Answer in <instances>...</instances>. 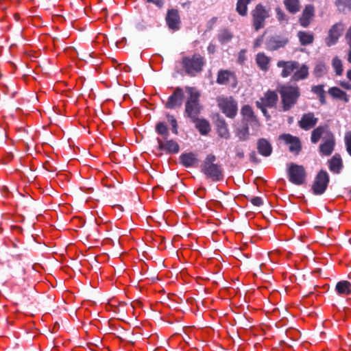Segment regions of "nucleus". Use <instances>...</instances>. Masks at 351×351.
<instances>
[{"instance_id": "61", "label": "nucleus", "mask_w": 351, "mask_h": 351, "mask_svg": "<svg viewBox=\"0 0 351 351\" xmlns=\"http://www.w3.org/2000/svg\"><path fill=\"white\" fill-rule=\"evenodd\" d=\"M110 327H114L116 329H117L118 328H123V326H117L114 323H110Z\"/></svg>"}, {"instance_id": "22", "label": "nucleus", "mask_w": 351, "mask_h": 351, "mask_svg": "<svg viewBox=\"0 0 351 351\" xmlns=\"http://www.w3.org/2000/svg\"><path fill=\"white\" fill-rule=\"evenodd\" d=\"M257 150L263 156L268 157L272 153V146L266 138H261L257 141Z\"/></svg>"}, {"instance_id": "3", "label": "nucleus", "mask_w": 351, "mask_h": 351, "mask_svg": "<svg viewBox=\"0 0 351 351\" xmlns=\"http://www.w3.org/2000/svg\"><path fill=\"white\" fill-rule=\"evenodd\" d=\"M216 161L217 157L213 154H208L201 165V172L213 182L221 181L224 178L222 165Z\"/></svg>"}, {"instance_id": "39", "label": "nucleus", "mask_w": 351, "mask_h": 351, "mask_svg": "<svg viewBox=\"0 0 351 351\" xmlns=\"http://www.w3.org/2000/svg\"><path fill=\"white\" fill-rule=\"evenodd\" d=\"M155 130L157 134L162 136V138H165L169 135L168 127L164 122L157 123Z\"/></svg>"}, {"instance_id": "6", "label": "nucleus", "mask_w": 351, "mask_h": 351, "mask_svg": "<svg viewBox=\"0 0 351 351\" xmlns=\"http://www.w3.org/2000/svg\"><path fill=\"white\" fill-rule=\"evenodd\" d=\"M278 101V95L277 92L275 90H268L264 93L263 96L259 99V100L256 101L255 104L256 106L261 110L266 119H269L271 116L269 114L267 108H276Z\"/></svg>"}, {"instance_id": "13", "label": "nucleus", "mask_w": 351, "mask_h": 351, "mask_svg": "<svg viewBox=\"0 0 351 351\" xmlns=\"http://www.w3.org/2000/svg\"><path fill=\"white\" fill-rule=\"evenodd\" d=\"M345 25L342 22H339L330 28L328 32V36L325 39L326 45L328 47L335 45L339 40V37L341 36L344 31Z\"/></svg>"}, {"instance_id": "21", "label": "nucleus", "mask_w": 351, "mask_h": 351, "mask_svg": "<svg viewBox=\"0 0 351 351\" xmlns=\"http://www.w3.org/2000/svg\"><path fill=\"white\" fill-rule=\"evenodd\" d=\"M141 336V333H134V330H119V332L116 335V337L119 338L121 341L132 344L134 343L136 340Z\"/></svg>"}, {"instance_id": "33", "label": "nucleus", "mask_w": 351, "mask_h": 351, "mask_svg": "<svg viewBox=\"0 0 351 351\" xmlns=\"http://www.w3.org/2000/svg\"><path fill=\"white\" fill-rule=\"evenodd\" d=\"M328 126L327 125H319L316 128H315L311 132V141L313 143H317L319 139L321 138L323 134L327 130Z\"/></svg>"}, {"instance_id": "57", "label": "nucleus", "mask_w": 351, "mask_h": 351, "mask_svg": "<svg viewBox=\"0 0 351 351\" xmlns=\"http://www.w3.org/2000/svg\"><path fill=\"white\" fill-rule=\"evenodd\" d=\"M81 58L86 61V59L88 58H91V53L88 51H82L80 53Z\"/></svg>"}, {"instance_id": "60", "label": "nucleus", "mask_w": 351, "mask_h": 351, "mask_svg": "<svg viewBox=\"0 0 351 351\" xmlns=\"http://www.w3.org/2000/svg\"><path fill=\"white\" fill-rule=\"evenodd\" d=\"M287 324H288V321L287 320H284V321L282 320L280 322L277 323L276 324V327L278 328H282V327H284V326H287Z\"/></svg>"}, {"instance_id": "10", "label": "nucleus", "mask_w": 351, "mask_h": 351, "mask_svg": "<svg viewBox=\"0 0 351 351\" xmlns=\"http://www.w3.org/2000/svg\"><path fill=\"white\" fill-rule=\"evenodd\" d=\"M329 183V176L324 170H320L315 178L311 189L313 194L320 195L323 194Z\"/></svg>"}, {"instance_id": "53", "label": "nucleus", "mask_w": 351, "mask_h": 351, "mask_svg": "<svg viewBox=\"0 0 351 351\" xmlns=\"http://www.w3.org/2000/svg\"><path fill=\"white\" fill-rule=\"evenodd\" d=\"M250 159L251 162L256 163V164H257L260 162V160L258 158L257 155L254 151H252L250 154Z\"/></svg>"}, {"instance_id": "5", "label": "nucleus", "mask_w": 351, "mask_h": 351, "mask_svg": "<svg viewBox=\"0 0 351 351\" xmlns=\"http://www.w3.org/2000/svg\"><path fill=\"white\" fill-rule=\"evenodd\" d=\"M181 64L186 75L195 77L203 71L206 60L201 54L194 53L183 57Z\"/></svg>"}, {"instance_id": "8", "label": "nucleus", "mask_w": 351, "mask_h": 351, "mask_svg": "<svg viewBox=\"0 0 351 351\" xmlns=\"http://www.w3.org/2000/svg\"><path fill=\"white\" fill-rule=\"evenodd\" d=\"M289 181L295 185L303 184L306 179V171L303 165L291 162L287 165Z\"/></svg>"}, {"instance_id": "11", "label": "nucleus", "mask_w": 351, "mask_h": 351, "mask_svg": "<svg viewBox=\"0 0 351 351\" xmlns=\"http://www.w3.org/2000/svg\"><path fill=\"white\" fill-rule=\"evenodd\" d=\"M158 150L163 152L166 154L171 155L178 154L180 147L178 142L173 139L157 138Z\"/></svg>"}, {"instance_id": "16", "label": "nucleus", "mask_w": 351, "mask_h": 351, "mask_svg": "<svg viewBox=\"0 0 351 351\" xmlns=\"http://www.w3.org/2000/svg\"><path fill=\"white\" fill-rule=\"evenodd\" d=\"M288 43V38L276 35L267 38L265 42V47L267 50L273 51L285 47Z\"/></svg>"}, {"instance_id": "20", "label": "nucleus", "mask_w": 351, "mask_h": 351, "mask_svg": "<svg viewBox=\"0 0 351 351\" xmlns=\"http://www.w3.org/2000/svg\"><path fill=\"white\" fill-rule=\"evenodd\" d=\"M179 159L180 164L184 167H195L199 162L197 155L194 152L183 153Z\"/></svg>"}, {"instance_id": "51", "label": "nucleus", "mask_w": 351, "mask_h": 351, "mask_svg": "<svg viewBox=\"0 0 351 351\" xmlns=\"http://www.w3.org/2000/svg\"><path fill=\"white\" fill-rule=\"evenodd\" d=\"M235 153H236L237 157H238L239 159L244 158V157H245L244 151L241 147H239V146L235 147Z\"/></svg>"}, {"instance_id": "27", "label": "nucleus", "mask_w": 351, "mask_h": 351, "mask_svg": "<svg viewBox=\"0 0 351 351\" xmlns=\"http://www.w3.org/2000/svg\"><path fill=\"white\" fill-rule=\"evenodd\" d=\"M328 94L333 98L343 101L346 103L349 101V97L347 93L339 88L334 86L328 90Z\"/></svg>"}, {"instance_id": "18", "label": "nucleus", "mask_w": 351, "mask_h": 351, "mask_svg": "<svg viewBox=\"0 0 351 351\" xmlns=\"http://www.w3.org/2000/svg\"><path fill=\"white\" fill-rule=\"evenodd\" d=\"M165 21L167 26L172 30H178L181 23L179 12L177 9L167 10Z\"/></svg>"}, {"instance_id": "15", "label": "nucleus", "mask_w": 351, "mask_h": 351, "mask_svg": "<svg viewBox=\"0 0 351 351\" xmlns=\"http://www.w3.org/2000/svg\"><path fill=\"white\" fill-rule=\"evenodd\" d=\"M214 123L216 126L218 135L221 138L228 139L230 136L228 130V125L224 118L219 113H216L213 116Z\"/></svg>"}, {"instance_id": "55", "label": "nucleus", "mask_w": 351, "mask_h": 351, "mask_svg": "<svg viewBox=\"0 0 351 351\" xmlns=\"http://www.w3.org/2000/svg\"><path fill=\"white\" fill-rule=\"evenodd\" d=\"M245 60V50L242 49L239 53L238 61L243 63Z\"/></svg>"}, {"instance_id": "63", "label": "nucleus", "mask_w": 351, "mask_h": 351, "mask_svg": "<svg viewBox=\"0 0 351 351\" xmlns=\"http://www.w3.org/2000/svg\"><path fill=\"white\" fill-rule=\"evenodd\" d=\"M25 334L27 335V336L25 337L26 339L31 340L32 337L31 335H29L28 330H26Z\"/></svg>"}, {"instance_id": "19", "label": "nucleus", "mask_w": 351, "mask_h": 351, "mask_svg": "<svg viewBox=\"0 0 351 351\" xmlns=\"http://www.w3.org/2000/svg\"><path fill=\"white\" fill-rule=\"evenodd\" d=\"M318 121L313 112L304 113L298 121V125L304 130H309L314 128Z\"/></svg>"}, {"instance_id": "40", "label": "nucleus", "mask_w": 351, "mask_h": 351, "mask_svg": "<svg viewBox=\"0 0 351 351\" xmlns=\"http://www.w3.org/2000/svg\"><path fill=\"white\" fill-rule=\"evenodd\" d=\"M276 19L278 21L284 25H287L289 23V16L279 6L275 8Z\"/></svg>"}, {"instance_id": "25", "label": "nucleus", "mask_w": 351, "mask_h": 351, "mask_svg": "<svg viewBox=\"0 0 351 351\" xmlns=\"http://www.w3.org/2000/svg\"><path fill=\"white\" fill-rule=\"evenodd\" d=\"M334 146V136L332 133H330L329 138L319 145V150L324 155L329 156L332 154Z\"/></svg>"}, {"instance_id": "47", "label": "nucleus", "mask_w": 351, "mask_h": 351, "mask_svg": "<svg viewBox=\"0 0 351 351\" xmlns=\"http://www.w3.org/2000/svg\"><path fill=\"white\" fill-rule=\"evenodd\" d=\"M323 335H325L324 332H319V337H318L317 334H313V333L305 334L304 335L306 337H308V339H310L312 342L315 343L316 341H322V336Z\"/></svg>"}, {"instance_id": "23", "label": "nucleus", "mask_w": 351, "mask_h": 351, "mask_svg": "<svg viewBox=\"0 0 351 351\" xmlns=\"http://www.w3.org/2000/svg\"><path fill=\"white\" fill-rule=\"evenodd\" d=\"M241 114L247 122L254 123H258V119L255 115L252 108L250 105H244L241 108Z\"/></svg>"}, {"instance_id": "64", "label": "nucleus", "mask_w": 351, "mask_h": 351, "mask_svg": "<svg viewBox=\"0 0 351 351\" xmlns=\"http://www.w3.org/2000/svg\"><path fill=\"white\" fill-rule=\"evenodd\" d=\"M347 77L351 81V69L347 71Z\"/></svg>"}, {"instance_id": "58", "label": "nucleus", "mask_w": 351, "mask_h": 351, "mask_svg": "<svg viewBox=\"0 0 351 351\" xmlns=\"http://www.w3.org/2000/svg\"><path fill=\"white\" fill-rule=\"evenodd\" d=\"M340 85L346 90H351V84L348 82H341Z\"/></svg>"}, {"instance_id": "59", "label": "nucleus", "mask_w": 351, "mask_h": 351, "mask_svg": "<svg viewBox=\"0 0 351 351\" xmlns=\"http://www.w3.org/2000/svg\"><path fill=\"white\" fill-rule=\"evenodd\" d=\"M207 50L209 53H214L215 52V45L212 43L209 44V45L207 47Z\"/></svg>"}, {"instance_id": "43", "label": "nucleus", "mask_w": 351, "mask_h": 351, "mask_svg": "<svg viewBox=\"0 0 351 351\" xmlns=\"http://www.w3.org/2000/svg\"><path fill=\"white\" fill-rule=\"evenodd\" d=\"M166 118L167 119L168 121L171 125V131L172 132L177 135L178 134V125L177 123V120L173 117V115L170 114L169 113L166 114Z\"/></svg>"}, {"instance_id": "54", "label": "nucleus", "mask_w": 351, "mask_h": 351, "mask_svg": "<svg viewBox=\"0 0 351 351\" xmlns=\"http://www.w3.org/2000/svg\"><path fill=\"white\" fill-rule=\"evenodd\" d=\"M264 35L265 34H263L262 36L258 37L255 41H254V48H257V47H259L261 44L263 43V38H264Z\"/></svg>"}, {"instance_id": "4", "label": "nucleus", "mask_w": 351, "mask_h": 351, "mask_svg": "<svg viewBox=\"0 0 351 351\" xmlns=\"http://www.w3.org/2000/svg\"><path fill=\"white\" fill-rule=\"evenodd\" d=\"M185 89L189 95L185 102V116L191 121H195L202 110V106L199 101L200 93L194 87L186 86Z\"/></svg>"}, {"instance_id": "49", "label": "nucleus", "mask_w": 351, "mask_h": 351, "mask_svg": "<svg viewBox=\"0 0 351 351\" xmlns=\"http://www.w3.org/2000/svg\"><path fill=\"white\" fill-rule=\"evenodd\" d=\"M250 201L254 206H260L263 204V199L260 197H253L250 199Z\"/></svg>"}, {"instance_id": "42", "label": "nucleus", "mask_w": 351, "mask_h": 351, "mask_svg": "<svg viewBox=\"0 0 351 351\" xmlns=\"http://www.w3.org/2000/svg\"><path fill=\"white\" fill-rule=\"evenodd\" d=\"M332 66L335 69V73L337 75H341L343 73L342 62L338 57H335L332 60Z\"/></svg>"}, {"instance_id": "62", "label": "nucleus", "mask_w": 351, "mask_h": 351, "mask_svg": "<svg viewBox=\"0 0 351 351\" xmlns=\"http://www.w3.org/2000/svg\"><path fill=\"white\" fill-rule=\"evenodd\" d=\"M47 334H45V335L47 337H51L52 330H47Z\"/></svg>"}, {"instance_id": "37", "label": "nucleus", "mask_w": 351, "mask_h": 351, "mask_svg": "<svg viewBox=\"0 0 351 351\" xmlns=\"http://www.w3.org/2000/svg\"><path fill=\"white\" fill-rule=\"evenodd\" d=\"M335 4L341 12H347L351 10V0H335Z\"/></svg>"}, {"instance_id": "2", "label": "nucleus", "mask_w": 351, "mask_h": 351, "mask_svg": "<svg viewBox=\"0 0 351 351\" xmlns=\"http://www.w3.org/2000/svg\"><path fill=\"white\" fill-rule=\"evenodd\" d=\"M277 66L282 68L280 75L283 78L288 77L292 73L291 80L292 82H298L305 80L308 76V68L306 64L300 66V63L295 60H279L277 62Z\"/></svg>"}, {"instance_id": "30", "label": "nucleus", "mask_w": 351, "mask_h": 351, "mask_svg": "<svg viewBox=\"0 0 351 351\" xmlns=\"http://www.w3.org/2000/svg\"><path fill=\"white\" fill-rule=\"evenodd\" d=\"M283 3L287 10L292 14H295L301 9L300 0H284Z\"/></svg>"}, {"instance_id": "29", "label": "nucleus", "mask_w": 351, "mask_h": 351, "mask_svg": "<svg viewBox=\"0 0 351 351\" xmlns=\"http://www.w3.org/2000/svg\"><path fill=\"white\" fill-rule=\"evenodd\" d=\"M335 291L339 295H349L351 293V283L347 280H341L337 283Z\"/></svg>"}, {"instance_id": "7", "label": "nucleus", "mask_w": 351, "mask_h": 351, "mask_svg": "<svg viewBox=\"0 0 351 351\" xmlns=\"http://www.w3.org/2000/svg\"><path fill=\"white\" fill-rule=\"evenodd\" d=\"M216 100L219 108L226 117L229 119L236 117L238 112V104L232 96H219Z\"/></svg>"}, {"instance_id": "50", "label": "nucleus", "mask_w": 351, "mask_h": 351, "mask_svg": "<svg viewBox=\"0 0 351 351\" xmlns=\"http://www.w3.org/2000/svg\"><path fill=\"white\" fill-rule=\"evenodd\" d=\"M241 324L242 326H240L239 329H252V328L254 327L253 326L250 324V322L245 317L243 319Z\"/></svg>"}, {"instance_id": "46", "label": "nucleus", "mask_w": 351, "mask_h": 351, "mask_svg": "<svg viewBox=\"0 0 351 351\" xmlns=\"http://www.w3.org/2000/svg\"><path fill=\"white\" fill-rule=\"evenodd\" d=\"M345 144L346 150L351 156V131L346 132L345 134Z\"/></svg>"}, {"instance_id": "32", "label": "nucleus", "mask_w": 351, "mask_h": 351, "mask_svg": "<svg viewBox=\"0 0 351 351\" xmlns=\"http://www.w3.org/2000/svg\"><path fill=\"white\" fill-rule=\"evenodd\" d=\"M231 77L234 78L233 73L228 70H220L218 72L216 82L219 84H227Z\"/></svg>"}, {"instance_id": "38", "label": "nucleus", "mask_w": 351, "mask_h": 351, "mask_svg": "<svg viewBox=\"0 0 351 351\" xmlns=\"http://www.w3.org/2000/svg\"><path fill=\"white\" fill-rule=\"evenodd\" d=\"M236 136L240 141H245L248 140L250 136L249 127L245 124L241 128H239L236 131Z\"/></svg>"}, {"instance_id": "1", "label": "nucleus", "mask_w": 351, "mask_h": 351, "mask_svg": "<svg viewBox=\"0 0 351 351\" xmlns=\"http://www.w3.org/2000/svg\"><path fill=\"white\" fill-rule=\"evenodd\" d=\"M277 90L280 96L281 108L283 112L291 110L298 103L300 96V88L295 84H280Z\"/></svg>"}, {"instance_id": "56", "label": "nucleus", "mask_w": 351, "mask_h": 351, "mask_svg": "<svg viewBox=\"0 0 351 351\" xmlns=\"http://www.w3.org/2000/svg\"><path fill=\"white\" fill-rule=\"evenodd\" d=\"M90 327H95L98 329H99L100 328L102 327L101 326V323L99 320H94L93 322H90L89 323V326Z\"/></svg>"}, {"instance_id": "34", "label": "nucleus", "mask_w": 351, "mask_h": 351, "mask_svg": "<svg viewBox=\"0 0 351 351\" xmlns=\"http://www.w3.org/2000/svg\"><path fill=\"white\" fill-rule=\"evenodd\" d=\"M252 0H237L236 5V11L241 16H245L247 14V5Z\"/></svg>"}, {"instance_id": "45", "label": "nucleus", "mask_w": 351, "mask_h": 351, "mask_svg": "<svg viewBox=\"0 0 351 351\" xmlns=\"http://www.w3.org/2000/svg\"><path fill=\"white\" fill-rule=\"evenodd\" d=\"M228 334L234 341L237 340V342L239 343V340H245V337L239 332V330H228Z\"/></svg>"}, {"instance_id": "17", "label": "nucleus", "mask_w": 351, "mask_h": 351, "mask_svg": "<svg viewBox=\"0 0 351 351\" xmlns=\"http://www.w3.org/2000/svg\"><path fill=\"white\" fill-rule=\"evenodd\" d=\"M315 17V7L312 4H307L302 10L298 19L300 25L304 28L308 27Z\"/></svg>"}, {"instance_id": "44", "label": "nucleus", "mask_w": 351, "mask_h": 351, "mask_svg": "<svg viewBox=\"0 0 351 351\" xmlns=\"http://www.w3.org/2000/svg\"><path fill=\"white\" fill-rule=\"evenodd\" d=\"M345 39L346 40L347 45H348L347 60L349 63L351 64V26L347 30V32L345 35Z\"/></svg>"}, {"instance_id": "48", "label": "nucleus", "mask_w": 351, "mask_h": 351, "mask_svg": "<svg viewBox=\"0 0 351 351\" xmlns=\"http://www.w3.org/2000/svg\"><path fill=\"white\" fill-rule=\"evenodd\" d=\"M145 1L149 3H152V4L155 5L158 9H161L165 4V0H145Z\"/></svg>"}, {"instance_id": "24", "label": "nucleus", "mask_w": 351, "mask_h": 351, "mask_svg": "<svg viewBox=\"0 0 351 351\" xmlns=\"http://www.w3.org/2000/svg\"><path fill=\"white\" fill-rule=\"evenodd\" d=\"M329 169L334 173H339L343 167V162L341 156L335 154L329 160Z\"/></svg>"}, {"instance_id": "12", "label": "nucleus", "mask_w": 351, "mask_h": 351, "mask_svg": "<svg viewBox=\"0 0 351 351\" xmlns=\"http://www.w3.org/2000/svg\"><path fill=\"white\" fill-rule=\"evenodd\" d=\"M184 98V93L182 88L176 87L173 93L168 97L165 104V107L167 109H176L182 106Z\"/></svg>"}, {"instance_id": "26", "label": "nucleus", "mask_w": 351, "mask_h": 351, "mask_svg": "<svg viewBox=\"0 0 351 351\" xmlns=\"http://www.w3.org/2000/svg\"><path fill=\"white\" fill-rule=\"evenodd\" d=\"M192 122L195 123V128L202 135H207L210 132V125L206 119L198 117L196 121Z\"/></svg>"}, {"instance_id": "28", "label": "nucleus", "mask_w": 351, "mask_h": 351, "mask_svg": "<svg viewBox=\"0 0 351 351\" xmlns=\"http://www.w3.org/2000/svg\"><path fill=\"white\" fill-rule=\"evenodd\" d=\"M297 36L300 45L302 46L311 45L314 41V35L313 33L309 32L299 31Z\"/></svg>"}, {"instance_id": "52", "label": "nucleus", "mask_w": 351, "mask_h": 351, "mask_svg": "<svg viewBox=\"0 0 351 351\" xmlns=\"http://www.w3.org/2000/svg\"><path fill=\"white\" fill-rule=\"evenodd\" d=\"M217 21V17H213L212 19H210L208 23H207V29L208 30H211L213 27V25L216 23V22Z\"/></svg>"}, {"instance_id": "9", "label": "nucleus", "mask_w": 351, "mask_h": 351, "mask_svg": "<svg viewBox=\"0 0 351 351\" xmlns=\"http://www.w3.org/2000/svg\"><path fill=\"white\" fill-rule=\"evenodd\" d=\"M252 25L256 31L265 26V20L269 17V10L262 3H258L251 12Z\"/></svg>"}, {"instance_id": "35", "label": "nucleus", "mask_w": 351, "mask_h": 351, "mask_svg": "<svg viewBox=\"0 0 351 351\" xmlns=\"http://www.w3.org/2000/svg\"><path fill=\"white\" fill-rule=\"evenodd\" d=\"M324 86L323 84L313 86L311 91L317 95L321 104H326V92L324 90Z\"/></svg>"}, {"instance_id": "31", "label": "nucleus", "mask_w": 351, "mask_h": 351, "mask_svg": "<svg viewBox=\"0 0 351 351\" xmlns=\"http://www.w3.org/2000/svg\"><path fill=\"white\" fill-rule=\"evenodd\" d=\"M256 62L258 67L262 71H267L269 69V64L270 58L267 56L264 53H258L256 57Z\"/></svg>"}, {"instance_id": "36", "label": "nucleus", "mask_w": 351, "mask_h": 351, "mask_svg": "<svg viewBox=\"0 0 351 351\" xmlns=\"http://www.w3.org/2000/svg\"><path fill=\"white\" fill-rule=\"evenodd\" d=\"M233 38V34L228 29H221L217 35L219 43L222 45L230 42Z\"/></svg>"}, {"instance_id": "14", "label": "nucleus", "mask_w": 351, "mask_h": 351, "mask_svg": "<svg viewBox=\"0 0 351 351\" xmlns=\"http://www.w3.org/2000/svg\"><path fill=\"white\" fill-rule=\"evenodd\" d=\"M279 140L283 141L289 145L290 152L298 155L302 149V145L298 137L292 136L290 134H282L279 136Z\"/></svg>"}, {"instance_id": "41", "label": "nucleus", "mask_w": 351, "mask_h": 351, "mask_svg": "<svg viewBox=\"0 0 351 351\" xmlns=\"http://www.w3.org/2000/svg\"><path fill=\"white\" fill-rule=\"evenodd\" d=\"M327 72V68L326 64L322 62H318L314 68L313 73L317 77H322Z\"/></svg>"}]
</instances>
